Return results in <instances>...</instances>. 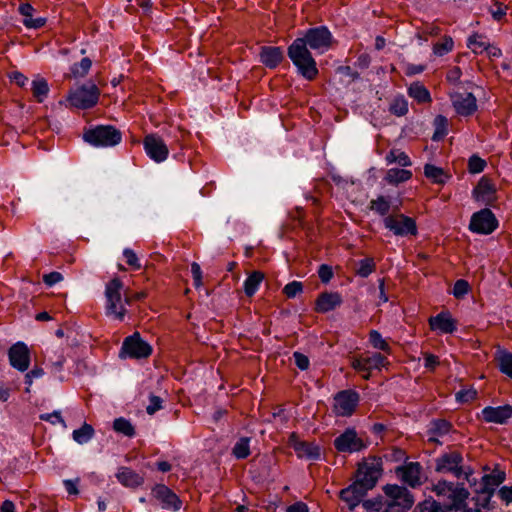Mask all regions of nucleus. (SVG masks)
<instances>
[{"label":"nucleus","mask_w":512,"mask_h":512,"mask_svg":"<svg viewBox=\"0 0 512 512\" xmlns=\"http://www.w3.org/2000/svg\"><path fill=\"white\" fill-rule=\"evenodd\" d=\"M343 302L338 292L321 293L315 302V310L319 313H327L339 307Z\"/></svg>","instance_id":"24"},{"label":"nucleus","mask_w":512,"mask_h":512,"mask_svg":"<svg viewBox=\"0 0 512 512\" xmlns=\"http://www.w3.org/2000/svg\"><path fill=\"white\" fill-rule=\"evenodd\" d=\"M303 291V285L299 281H292L288 284H286L283 288V293L288 298H294L298 294L302 293Z\"/></svg>","instance_id":"50"},{"label":"nucleus","mask_w":512,"mask_h":512,"mask_svg":"<svg viewBox=\"0 0 512 512\" xmlns=\"http://www.w3.org/2000/svg\"><path fill=\"white\" fill-rule=\"evenodd\" d=\"M123 257L125 258L126 263L133 269V270H140L142 265L140 263V260L137 256V254L130 248H125L123 250Z\"/></svg>","instance_id":"49"},{"label":"nucleus","mask_w":512,"mask_h":512,"mask_svg":"<svg viewBox=\"0 0 512 512\" xmlns=\"http://www.w3.org/2000/svg\"><path fill=\"white\" fill-rule=\"evenodd\" d=\"M333 42V36L326 26L308 29L304 37L295 39L288 47V56L297 67L300 75L312 81L318 75L316 61L312 57L308 46L319 54L328 51Z\"/></svg>","instance_id":"1"},{"label":"nucleus","mask_w":512,"mask_h":512,"mask_svg":"<svg viewBox=\"0 0 512 512\" xmlns=\"http://www.w3.org/2000/svg\"><path fill=\"white\" fill-rule=\"evenodd\" d=\"M477 392L473 388L462 389L455 395L456 400L460 403H467L476 398Z\"/></svg>","instance_id":"52"},{"label":"nucleus","mask_w":512,"mask_h":512,"mask_svg":"<svg viewBox=\"0 0 512 512\" xmlns=\"http://www.w3.org/2000/svg\"><path fill=\"white\" fill-rule=\"evenodd\" d=\"M453 486H454V484L451 482L439 481L434 486V491L436 492L437 495L444 496V497L448 498L450 495V492L452 491Z\"/></svg>","instance_id":"54"},{"label":"nucleus","mask_w":512,"mask_h":512,"mask_svg":"<svg viewBox=\"0 0 512 512\" xmlns=\"http://www.w3.org/2000/svg\"><path fill=\"white\" fill-rule=\"evenodd\" d=\"M389 365L388 359L380 353H373L370 356L360 355L351 360L352 368L362 373L365 380L370 379L373 371H380Z\"/></svg>","instance_id":"5"},{"label":"nucleus","mask_w":512,"mask_h":512,"mask_svg":"<svg viewBox=\"0 0 512 512\" xmlns=\"http://www.w3.org/2000/svg\"><path fill=\"white\" fill-rule=\"evenodd\" d=\"M391 208V200L389 197L379 195L377 198L372 199L369 203V209L379 216H389L388 213Z\"/></svg>","instance_id":"35"},{"label":"nucleus","mask_w":512,"mask_h":512,"mask_svg":"<svg viewBox=\"0 0 512 512\" xmlns=\"http://www.w3.org/2000/svg\"><path fill=\"white\" fill-rule=\"evenodd\" d=\"M451 430V424L446 420H435L431 423L429 430V441L438 442L437 437L448 434Z\"/></svg>","instance_id":"36"},{"label":"nucleus","mask_w":512,"mask_h":512,"mask_svg":"<svg viewBox=\"0 0 512 512\" xmlns=\"http://www.w3.org/2000/svg\"><path fill=\"white\" fill-rule=\"evenodd\" d=\"M31 92L33 97L36 99L37 102L42 103L48 93H49V85L43 77L37 75L31 83Z\"/></svg>","instance_id":"30"},{"label":"nucleus","mask_w":512,"mask_h":512,"mask_svg":"<svg viewBox=\"0 0 512 512\" xmlns=\"http://www.w3.org/2000/svg\"><path fill=\"white\" fill-rule=\"evenodd\" d=\"M391 114L401 117L408 113V102L404 96H397L389 104Z\"/></svg>","instance_id":"42"},{"label":"nucleus","mask_w":512,"mask_h":512,"mask_svg":"<svg viewBox=\"0 0 512 512\" xmlns=\"http://www.w3.org/2000/svg\"><path fill=\"white\" fill-rule=\"evenodd\" d=\"M369 342L373 348L384 351L388 354L391 353V347L387 341L382 337L381 333L377 330H371L369 333Z\"/></svg>","instance_id":"43"},{"label":"nucleus","mask_w":512,"mask_h":512,"mask_svg":"<svg viewBox=\"0 0 512 512\" xmlns=\"http://www.w3.org/2000/svg\"><path fill=\"white\" fill-rule=\"evenodd\" d=\"M498 226V221L491 210L485 208L471 217L469 228L472 232L478 234H490Z\"/></svg>","instance_id":"12"},{"label":"nucleus","mask_w":512,"mask_h":512,"mask_svg":"<svg viewBox=\"0 0 512 512\" xmlns=\"http://www.w3.org/2000/svg\"><path fill=\"white\" fill-rule=\"evenodd\" d=\"M467 46L475 54H481L489 49V43L486 37L481 34H473L467 40Z\"/></svg>","instance_id":"38"},{"label":"nucleus","mask_w":512,"mask_h":512,"mask_svg":"<svg viewBox=\"0 0 512 512\" xmlns=\"http://www.w3.org/2000/svg\"><path fill=\"white\" fill-rule=\"evenodd\" d=\"M463 457L458 452L445 453L437 458L436 470L438 472H449L455 477L460 478L464 472L462 469ZM470 472H465V478L468 479Z\"/></svg>","instance_id":"13"},{"label":"nucleus","mask_w":512,"mask_h":512,"mask_svg":"<svg viewBox=\"0 0 512 512\" xmlns=\"http://www.w3.org/2000/svg\"><path fill=\"white\" fill-rule=\"evenodd\" d=\"M412 177V172L405 168H391L387 171L385 181L391 185H398L408 181Z\"/></svg>","instance_id":"33"},{"label":"nucleus","mask_w":512,"mask_h":512,"mask_svg":"<svg viewBox=\"0 0 512 512\" xmlns=\"http://www.w3.org/2000/svg\"><path fill=\"white\" fill-rule=\"evenodd\" d=\"M92 66V61L88 57L81 59L79 63H75L71 68V73L75 78H82L86 76Z\"/></svg>","instance_id":"45"},{"label":"nucleus","mask_w":512,"mask_h":512,"mask_svg":"<svg viewBox=\"0 0 512 512\" xmlns=\"http://www.w3.org/2000/svg\"><path fill=\"white\" fill-rule=\"evenodd\" d=\"M494 185L485 177H482L473 189V197L477 202L487 204L494 199Z\"/></svg>","instance_id":"25"},{"label":"nucleus","mask_w":512,"mask_h":512,"mask_svg":"<svg viewBox=\"0 0 512 512\" xmlns=\"http://www.w3.org/2000/svg\"><path fill=\"white\" fill-rule=\"evenodd\" d=\"M367 492L366 489L360 487V485L354 481L351 485L340 491V498L348 505L350 510H353L360 504Z\"/></svg>","instance_id":"23"},{"label":"nucleus","mask_w":512,"mask_h":512,"mask_svg":"<svg viewBox=\"0 0 512 512\" xmlns=\"http://www.w3.org/2000/svg\"><path fill=\"white\" fill-rule=\"evenodd\" d=\"M39 418L43 421L51 423L52 425L60 423L64 428L66 427V422L62 418L60 411H53L51 413L41 414Z\"/></svg>","instance_id":"51"},{"label":"nucleus","mask_w":512,"mask_h":512,"mask_svg":"<svg viewBox=\"0 0 512 512\" xmlns=\"http://www.w3.org/2000/svg\"><path fill=\"white\" fill-rule=\"evenodd\" d=\"M498 495L506 505L512 503V486H503L499 489Z\"/></svg>","instance_id":"61"},{"label":"nucleus","mask_w":512,"mask_h":512,"mask_svg":"<svg viewBox=\"0 0 512 512\" xmlns=\"http://www.w3.org/2000/svg\"><path fill=\"white\" fill-rule=\"evenodd\" d=\"M439 364V358L433 354L424 355V367L429 370H434Z\"/></svg>","instance_id":"64"},{"label":"nucleus","mask_w":512,"mask_h":512,"mask_svg":"<svg viewBox=\"0 0 512 512\" xmlns=\"http://www.w3.org/2000/svg\"><path fill=\"white\" fill-rule=\"evenodd\" d=\"M469 292V284L466 280H457L453 287V295L456 298H462Z\"/></svg>","instance_id":"53"},{"label":"nucleus","mask_w":512,"mask_h":512,"mask_svg":"<svg viewBox=\"0 0 512 512\" xmlns=\"http://www.w3.org/2000/svg\"><path fill=\"white\" fill-rule=\"evenodd\" d=\"M33 11H34V8L28 3L21 4L19 6V12L21 13V15L24 16V21H23L24 25L27 28H33V29H38V28L43 27L46 23V19L43 17L33 18V15H32Z\"/></svg>","instance_id":"29"},{"label":"nucleus","mask_w":512,"mask_h":512,"mask_svg":"<svg viewBox=\"0 0 512 512\" xmlns=\"http://www.w3.org/2000/svg\"><path fill=\"white\" fill-rule=\"evenodd\" d=\"M429 325L431 330L440 334H451L456 330V321L448 312H441L430 317Z\"/></svg>","instance_id":"22"},{"label":"nucleus","mask_w":512,"mask_h":512,"mask_svg":"<svg viewBox=\"0 0 512 512\" xmlns=\"http://www.w3.org/2000/svg\"><path fill=\"white\" fill-rule=\"evenodd\" d=\"M407 92L418 103H430L432 101L429 90L420 82L412 83Z\"/></svg>","instance_id":"31"},{"label":"nucleus","mask_w":512,"mask_h":512,"mask_svg":"<svg viewBox=\"0 0 512 512\" xmlns=\"http://www.w3.org/2000/svg\"><path fill=\"white\" fill-rule=\"evenodd\" d=\"M289 443L299 458L316 461L321 457V449L318 445L299 440L295 433L291 434Z\"/></svg>","instance_id":"16"},{"label":"nucleus","mask_w":512,"mask_h":512,"mask_svg":"<svg viewBox=\"0 0 512 512\" xmlns=\"http://www.w3.org/2000/svg\"><path fill=\"white\" fill-rule=\"evenodd\" d=\"M283 60V51L280 47H262L260 61L268 68H276Z\"/></svg>","instance_id":"26"},{"label":"nucleus","mask_w":512,"mask_h":512,"mask_svg":"<svg viewBox=\"0 0 512 512\" xmlns=\"http://www.w3.org/2000/svg\"><path fill=\"white\" fill-rule=\"evenodd\" d=\"M363 507L367 512H392L393 508V506L385 500L384 496H377L364 501Z\"/></svg>","instance_id":"34"},{"label":"nucleus","mask_w":512,"mask_h":512,"mask_svg":"<svg viewBox=\"0 0 512 512\" xmlns=\"http://www.w3.org/2000/svg\"><path fill=\"white\" fill-rule=\"evenodd\" d=\"M482 479L486 488H494L505 480V473L502 471H494L491 474L484 475Z\"/></svg>","instance_id":"47"},{"label":"nucleus","mask_w":512,"mask_h":512,"mask_svg":"<svg viewBox=\"0 0 512 512\" xmlns=\"http://www.w3.org/2000/svg\"><path fill=\"white\" fill-rule=\"evenodd\" d=\"M100 94L97 85L88 82L71 89L67 94L66 101L69 107L88 110L97 105Z\"/></svg>","instance_id":"3"},{"label":"nucleus","mask_w":512,"mask_h":512,"mask_svg":"<svg viewBox=\"0 0 512 512\" xmlns=\"http://www.w3.org/2000/svg\"><path fill=\"white\" fill-rule=\"evenodd\" d=\"M264 280V274L260 271L252 272L244 281L243 289L248 297H252L259 289L262 281Z\"/></svg>","instance_id":"32"},{"label":"nucleus","mask_w":512,"mask_h":512,"mask_svg":"<svg viewBox=\"0 0 512 512\" xmlns=\"http://www.w3.org/2000/svg\"><path fill=\"white\" fill-rule=\"evenodd\" d=\"M497 361L500 371L512 378V354L505 350H499L497 352Z\"/></svg>","instance_id":"40"},{"label":"nucleus","mask_w":512,"mask_h":512,"mask_svg":"<svg viewBox=\"0 0 512 512\" xmlns=\"http://www.w3.org/2000/svg\"><path fill=\"white\" fill-rule=\"evenodd\" d=\"M401 481L411 487L421 484V465L418 462L406 463L396 470Z\"/></svg>","instance_id":"20"},{"label":"nucleus","mask_w":512,"mask_h":512,"mask_svg":"<svg viewBox=\"0 0 512 512\" xmlns=\"http://www.w3.org/2000/svg\"><path fill=\"white\" fill-rule=\"evenodd\" d=\"M152 353V347L143 340L138 332L125 338L120 356L134 359L147 358Z\"/></svg>","instance_id":"7"},{"label":"nucleus","mask_w":512,"mask_h":512,"mask_svg":"<svg viewBox=\"0 0 512 512\" xmlns=\"http://www.w3.org/2000/svg\"><path fill=\"white\" fill-rule=\"evenodd\" d=\"M448 119L443 115H437L433 121L434 133L432 140L439 141L443 139L448 133Z\"/></svg>","instance_id":"39"},{"label":"nucleus","mask_w":512,"mask_h":512,"mask_svg":"<svg viewBox=\"0 0 512 512\" xmlns=\"http://www.w3.org/2000/svg\"><path fill=\"white\" fill-rule=\"evenodd\" d=\"M143 146L147 155L153 160H166L168 157V148L164 140L156 135L149 134L143 139Z\"/></svg>","instance_id":"18"},{"label":"nucleus","mask_w":512,"mask_h":512,"mask_svg":"<svg viewBox=\"0 0 512 512\" xmlns=\"http://www.w3.org/2000/svg\"><path fill=\"white\" fill-rule=\"evenodd\" d=\"M454 42L450 36H445L441 41L433 46V53L437 56H443L453 50Z\"/></svg>","instance_id":"46"},{"label":"nucleus","mask_w":512,"mask_h":512,"mask_svg":"<svg viewBox=\"0 0 512 512\" xmlns=\"http://www.w3.org/2000/svg\"><path fill=\"white\" fill-rule=\"evenodd\" d=\"M250 441L249 437H241L232 449V455L236 459H246L250 455Z\"/></svg>","instance_id":"41"},{"label":"nucleus","mask_w":512,"mask_h":512,"mask_svg":"<svg viewBox=\"0 0 512 512\" xmlns=\"http://www.w3.org/2000/svg\"><path fill=\"white\" fill-rule=\"evenodd\" d=\"M163 400L156 395H150L149 404L146 407V412L149 415H153L158 410L162 409Z\"/></svg>","instance_id":"55"},{"label":"nucleus","mask_w":512,"mask_h":512,"mask_svg":"<svg viewBox=\"0 0 512 512\" xmlns=\"http://www.w3.org/2000/svg\"><path fill=\"white\" fill-rule=\"evenodd\" d=\"M507 6L501 3H495V8L490 10L492 17L496 21H500L506 15Z\"/></svg>","instance_id":"60"},{"label":"nucleus","mask_w":512,"mask_h":512,"mask_svg":"<svg viewBox=\"0 0 512 512\" xmlns=\"http://www.w3.org/2000/svg\"><path fill=\"white\" fill-rule=\"evenodd\" d=\"M482 417L488 423L504 424L512 417V406H487L482 410Z\"/></svg>","instance_id":"21"},{"label":"nucleus","mask_w":512,"mask_h":512,"mask_svg":"<svg viewBox=\"0 0 512 512\" xmlns=\"http://www.w3.org/2000/svg\"><path fill=\"white\" fill-rule=\"evenodd\" d=\"M10 365L20 372H25L30 365V351L24 342L13 344L8 351Z\"/></svg>","instance_id":"15"},{"label":"nucleus","mask_w":512,"mask_h":512,"mask_svg":"<svg viewBox=\"0 0 512 512\" xmlns=\"http://www.w3.org/2000/svg\"><path fill=\"white\" fill-rule=\"evenodd\" d=\"M63 280V276L61 273L59 272H50L48 274H45L43 276V282L47 285V286H53L59 282H61Z\"/></svg>","instance_id":"58"},{"label":"nucleus","mask_w":512,"mask_h":512,"mask_svg":"<svg viewBox=\"0 0 512 512\" xmlns=\"http://www.w3.org/2000/svg\"><path fill=\"white\" fill-rule=\"evenodd\" d=\"M318 276L323 283H329L330 280L333 278L332 267L327 264L320 265L318 269Z\"/></svg>","instance_id":"57"},{"label":"nucleus","mask_w":512,"mask_h":512,"mask_svg":"<svg viewBox=\"0 0 512 512\" xmlns=\"http://www.w3.org/2000/svg\"><path fill=\"white\" fill-rule=\"evenodd\" d=\"M123 282L115 277L105 286V309L106 314L119 321H122L126 315V306L130 304V297L123 296Z\"/></svg>","instance_id":"2"},{"label":"nucleus","mask_w":512,"mask_h":512,"mask_svg":"<svg viewBox=\"0 0 512 512\" xmlns=\"http://www.w3.org/2000/svg\"><path fill=\"white\" fill-rule=\"evenodd\" d=\"M453 108L461 116H471L477 111L476 97L470 92H455L450 95Z\"/></svg>","instance_id":"14"},{"label":"nucleus","mask_w":512,"mask_h":512,"mask_svg":"<svg viewBox=\"0 0 512 512\" xmlns=\"http://www.w3.org/2000/svg\"><path fill=\"white\" fill-rule=\"evenodd\" d=\"M425 176L433 183L444 184L449 178L450 174L445 169L438 167L430 162H427L424 166Z\"/></svg>","instance_id":"28"},{"label":"nucleus","mask_w":512,"mask_h":512,"mask_svg":"<svg viewBox=\"0 0 512 512\" xmlns=\"http://www.w3.org/2000/svg\"><path fill=\"white\" fill-rule=\"evenodd\" d=\"M334 446L341 453H357L366 448L363 439L360 438L354 428H347L334 440Z\"/></svg>","instance_id":"9"},{"label":"nucleus","mask_w":512,"mask_h":512,"mask_svg":"<svg viewBox=\"0 0 512 512\" xmlns=\"http://www.w3.org/2000/svg\"><path fill=\"white\" fill-rule=\"evenodd\" d=\"M382 475V468L379 462H364L359 465L357 470L356 483L367 491L375 487L377 481Z\"/></svg>","instance_id":"10"},{"label":"nucleus","mask_w":512,"mask_h":512,"mask_svg":"<svg viewBox=\"0 0 512 512\" xmlns=\"http://www.w3.org/2000/svg\"><path fill=\"white\" fill-rule=\"evenodd\" d=\"M10 79L19 87H24L28 83V78L18 71L12 72Z\"/></svg>","instance_id":"63"},{"label":"nucleus","mask_w":512,"mask_h":512,"mask_svg":"<svg viewBox=\"0 0 512 512\" xmlns=\"http://www.w3.org/2000/svg\"><path fill=\"white\" fill-rule=\"evenodd\" d=\"M116 478L126 487H137L143 483V478L128 467H120L116 473Z\"/></svg>","instance_id":"27"},{"label":"nucleus","mask_w":512,"mask_h":512,"mask_svg":"<svg viewBox=\"0 0 512 512\" xmlns=\"http://www.w3.org/2000/svg\"><path fill=\"white\" fill-rule=\"evenodd\" d=\"M386 229L391 231L395 236H414L417 234V225L413 218L404 214H395L386 216L383 219Z\"/></svg>","instance_id":"8"},{"label":"nucleus","mask_w":512,"mask_h":512,"mask_svg":"<svg viewBox=\"0 0 512 512\" xmlns=\"http://www.w3.org/2000/svg\"><path fill=\"white\" fill-rule=\"evenodd\" d=\"M295 364L300 370H306L309 367V359L306 355L300 352H294L293 354Z\"/></svg>","instance_id":"59"},{"label":"nucleus","mask_w":512,"mask_h":512,"mask_svg":"<svg viewBox=\"0 0 512 512\" xmlns=\"http://www.w3.org/2000/svg\"><path fill=\"white\" fill-rule=\"evenodd\" d=\"M152 496L165 510L177 511L181 508L179 497L163 484H158L152 489Z\"/></svg>","instance_id":"17"},{"label":"nucleus","mask_w":512,"mask_h":512,"mask_svg":"<svg viewBox=\"0 0 512 512\" xmlns=\"http://www.w3.org/2000/svg\"><path fill=\"white\" fill-rule=\"evenodd\" d=\"M375 270V262L372 258H365L359 261L357 268V275L366 278Z\"/></svg>","instance_id":"48"},{"label":"nucleus","mask_w":512,"mask_h":512,"mask_svg":"<svg viewBox=\"0 0 512 512\" xmlns=\"http://www.w3.org/2000/svg\"><path fill=\"white\" fill-rule=\"evenodd\" d=\"M359 402V394L353 390H343L334 396L333 411L337 416L348 417L353 414Z\"/></svg>","instance_id":"11"},{"label":"nucleus","mask_w":512,"mask_h":512,"mask_svg":"<svg viewBox=\"0 0 512 512\" xmlns=\"http://www.w3.org/2000/svg\"><path fill=\"white\" fill-rule=\"evenodd\" d=\"M441 33V29L438 25L430 24L426 25L422 31L424 39L427 40L428 37L438 36Z\"/></svg>","instance_id":"62"},{"label":"nucleus","mask_w":512,"mask_h":512,"mask_svg":"<svg viewBox=\"0 0 512 512\" xmlns=\"http://www.w3.org/2000/svg\"><path fill=\"white\" fill-rule=\"evenodd\" d=\"M383 490L385 500L393 506L392 512H407L412 507L413 498L406 488L388 484Z\"/></svg>","instance_id":"6"},{"label":"nucleus","mask_w":512,"mask_h":512,"mask_svg":"<svg viewBox=\"0 0 512 512\" xmlns=\"http://www.w3.org/2000/svg\"><path fill=\"white\" fill-rule=\"evenodd\" d=\"M468 496L469 492L463 485H454L448 497L450 504L442 512H470L471 509H467L465 505Z\"/></svg>","instance_id":"19"},{"label":"nucleus","mask_w":512,"mask_h":512,"mask_svg":"<svg viewBox=\"0 0 512 512\" xmlns=\"http://www.w3.org/2000/svg\"><path fill=\"white\" fill-rule=\"evenodd\" d=\"M83 139L95 147H113L122 141V133L112 125H97L85 130Z\"/></svg>","instance_id":"4"},{"label":"nucleus","mask_w":512,"mask_h":512,"mask_svg":"<svg viewBox=\"0 0 512 512\" xmlns=\"http://www.w3.org/2000/svg\"><path fill=\"white\" fill-rule=\"evenodd\" d=\"M113 429L125 436L132 437L135 434V429L131 422L123 417L117 418L113 422Z\"/></svg>","instance_id":"44"},{"label":"nucleus","mask_w":512,"mask_h":512,"mask_svg":"<svg viewBox=\"0 0 512 512\" xmlns=\"http://www.w3.org/2000/svg\"><path fill=\"white\" fill-rule=\"evenodd\" d=\"M94 433V428L90 424L84 423L80 428L73 431L72 438L76 443L83 445L93 438Z\"/></svg>","instance_id":"37"},{"label":"nucleus","mask_w":512,"mask_h":512,"mask_svg":"<svg viewBox=\"0 0 512 512\" xmlns=\"http://www.w3.org/2000/svg\"><path fill=\"white\" fill-rule=\"evenodd\" d=\"M191 273L193 277V284L196 289L202 286V270L197 262L191 264Z\"/></svg>","instance_id":"56"}]
</instances>
